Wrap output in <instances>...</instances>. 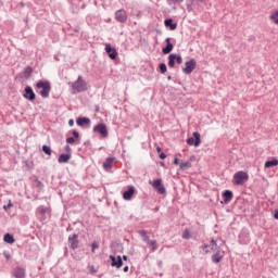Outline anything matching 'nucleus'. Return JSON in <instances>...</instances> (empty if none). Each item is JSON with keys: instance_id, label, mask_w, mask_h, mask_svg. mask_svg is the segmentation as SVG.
<instances>
[{"instance_id": "nucleus-17", "label": "nucleus", "mask_w": 278, "mask_h": 278, "mask_svg": "<svg viewBox=\"0 0 278 278\" xmlns=\"http://www.w3.org/2000/svg\"><path fill=\"white\" fill-rule=\"evenodd\" d=\"M110 260L111 266L115 268H123V257H121V255H118L117 257L114 255H110Z\"/></svg>"}, {"instance_id": "nucleus-12", "label": "nucleus", "mask_w": 278, "mask_h": 278, "mask_svg": "<svg viewBox=\"0 0 278 278\" xmlns=\"http://www.w3.org/2000/svg\"><path fill=\"white\" fill-rule=\"evenodd\" d=\"M152 187L159 192V194H166V188L162 185V179H155L152 182Z\"/></svg>"}, {"instance_id": "nucleus-48", "label": "nucleus", "mask_w": 278, "mask_h": 278, "mask_svg": "<svg viewBox=\"0 0 278 278\" xmlns=\"http://www.w3.org/2000/svg\"><path fill=\"white\" fill-rule=\"evenodd\" d=\"M124 273H129V266L124 267Z\"/></svg>"}, {"instance_id": "nucleus-36", "label": "nucleus", "mask_w": 278, "mask_h": 278, "mask_svg": "<svg viewBox=\"0 0 278 278\" xmlns=\"http://www.w3.org/2000/svg\"><path fill=\"white\" fill-rule=\"evenodd\" d=\"M73 137L79 142V132L77 130L72 131Z\"/></svg>"}, {"instance_id": "nucleus-42", "label": "nucleus", "mask_w": 278, "mask_h": 278, "mask_svg": "<svg viewBox=\"0 0 278 278\" xmlns=\"http://www.w3.org/2000/svg\"><path fill=\"white\" fill-rule=\"evenodd\" d=\"M174 164H175L176 166H179V159H178V157H175V159H174Z\"/></svg>"}, {"instance_id": "nucleus-43", "label": "nucleus", "mask_w": 278, "mask_h": 278, "mask_svg": "<svg viewBox=\"0 0 278 278\" xmlns=\"http://www.w3.org/2000/svg\"><path fill=\"white\" fill-rule=\"evenodd\" d=\"M68 125H70V127H73V125H75V121L74 119H70L68 121Z\"/></svg>"}, {"instance_id": "nucleus-9", "label": "nucleus", "mask_w": 278, "mask_h": 278, "mask_svg": "<svg viewBox=\"0 0 278 278\" xmlns=\"http://www.w3.org/2000/svg\"><path fill=\"white\" fill-rule=\"evenodd\" d=\"M194 68H197V61L194 59H191L190 61H187L185 63L182 73H185V75H190L192 73V71H194Z\"/></svg>"}, {"instance_id": "nucleus-26", "label": "nucleus", "mask_w": 278, "mask_h": 278, "mask_svg": "<svg viewBox=\"0 0 278 278\" xmlns=\"http://www.w3.org/2000/svg\"><path fill=\"white\" fill-rule=\"evenodd\" d=\"M181 238L182 240H190V238H192V233H190V228H186L182 231Z\"/></svg>"}, {"instance_id": "nucleus-10", "label": "nucleus", "mask_w": 278, "mask_h": 278, "mask_svg": "<svg viewBox=\"0 0 278 278\" xmlns=\"http://www.w3.org/2000/svg\"><path fill=\"white\" fill-rule=\"evenodd\" d=\"M93 131H94V134H100V136H102V138H108V136H109L108 126L103 123L96 125L93 127Z\"/></svg>"}, {"instance_id": "nucleus-51", "label": "nucleus", "mask_w": 278, "mask_h": 278, "mask_svg": "<svg viewBox=\"0 0 278 278\" xmlns=\"http://www.w3.org/2000/svg\"><path fill=\"white\" fill-rule=\"evenodd\" d=\"M122 260H124V262H127V260H128L127 255H123Z\"/></svg>"}, {"instance_id": "nucleus-21", "label": "nucleus", "mask_w": 278, "mask_h": 278, "mask_svg": "<svg viewBox=\"0 0 278 278\" xmlns=\"http://www.w3.org/2000/svg\"><path fill=\"white\" fill-rule=\"evenodd\" d=\"M116 157H106L104 163H103V168L104 170H110L114 166Z\"/></svg>"}, {"instance_id": "nucleus-19", "label": "nucleus", "mask_w": 278, "mask_h": 278, "mask_svg": "<svg viewBox=\"0 0 278 278\" xmlns=\"http://www.w3.org/2000/svg\"><path fill=\"white\" fill-rule=\"evenodd\" d=\"M78 127H90V118L88 117H78L76 119Z\"/></svg>"}, {"instance_id": "nucleus-15", "label": "nucleus", "mask_w": 278, "mask_h": 278, "mask_svg": "<svg viewBox=\"0 0 278 278\" xmlns=\"http://www.w3.org/2000/svg\"><path fill=\"white\" fill-rule=\"evenodd\" d=\"M105 52L111 60H116V58H118V51H116L110 43L105 45Z\"/></svg>"}, {"instance_id": "nucleus-1", "label": "nucleus", "mask_w": 278, "mask_h": 278, "mask_svg": "<svg viewBox=\"0 0 278 278\" xmlns=\"http://www.w3.org/2000/svg\"><path fill=\"white\" fill-rule=\"evenodd\" d=\"M211 251L214 253L211 256L213 264H220L225 257V251L218 247V243L214 239L211 240Z\"/></svg>"}, {"instance_id": "nucleus-24", "label": "nucleus", "mask_w": 278, "mask_h": 278, "mask_svg": "<svg viewBox=\"0 0 278 278\" xmlns=\"http://www.w3.org/2000/svg\"><path fill=\"white\" fill-rule=\"evenodd\" d=\"M31 73H34V68H31V66H27L23 72V77L25 79H29V77H31Z\"/></svg>"}, {"instance_id": "nucleus-44", "label": "nucleus", "mask_w": 278, "mask_h": 278, "mask_svg": "<svg viewBox=\"0 0 278 278\" xmlns=\"http://www.w3.org/2000/svg\"><path fill=\"white\" fill-rule=\"evenodd\" d=\"M274 218H275L276 220H278V210L275 211V213H274Z\"/></svg>"}, {"instance_id": "nucleus-45", "label": "nucleus", "mask_w": 278, "mask_h": 278, "mask_svg": "<svg viewBox=\"0 0 278 278\" xmlns=\"http://www.w3.org/2000/svg\"><path fill=\"white\" fill-rule=\"evenodd\" d=\"M37 187H38V188H42V181L37 180Z\"/></svg>"}, {"instance_id": "nucleus-54", "label": "nucleus", "mask_w": 278, "mask_h": 278, "mask_svg": "<svg viewBox=\"0 0 278 278\" xmlns=\"http://www.w3.org/2000/svg\"><path fill=\"white\" fill-rule=\"evenodd\" d=\"M167 79H169V80H170V79H172V77H170V76H168V77H167Z\"/></svg>"}, {"instance_id": "nucleus-5", "label": "nucleus", "mask_w": 278, "mask_h": 278, "mask_svg": "<svg viewBox=\"0 0 278 278\" xmlns=\"http://www.w3.org/2000/svg\"><path fill=\"white\" fill-rule=\"evenodd\" d=\"M139 236L142 238L143 242H146L148 244V247H150L152 253H155V251H157V241L156 240H151L149 238V235L147 233V230L142 229V230H138Z\"/></svg>"}, {"instance_id": "nucleus-16", "label": "nucleus", "mask_w": 278, "mask_h": 278, "mask_svg": "<svg viewBox=\"0 0 278 278\" xmlns=\"http://www.w3.org/2000/svg\"><path fill=\"white\" fill-rule=\"evenodd\" d=\"M134 194H136V188L134 186H129L128 189L123 192L124 201H131Z\"/></svg>"}, {"instance_id": "nucleus-47", "label": "nucleus", "mask_w": 278, "mask_h": 278, "mask_svg": "<svg viewBox=\"0 0 278 278\" xmlns=\"http://www.w3.org/2000/svg\"><path fill=\"white\" fill-rule=\"evenodd\" d=\"M4 257H5V260H10L12 256L4 252Z\"/></svg>"}, {"instance_id": "nucleus-6", "label": "nucleus", "mask_w": 278, "mask_h": 278, "mask_svg": "<svg viewBox=\"0 0 278 278\" xmlns=\"http://www.w3.org/2000/svg\"><path fill=\"white\" fill-rule=\"evenodd\" d=\"M247 181H249V174H247L245 172H237L233 175V184L235 186H244V184H247Z\"/></svg>"}, {"instance_id": "nucleus-23", "label": "nucleus", "mask_w": 278, "mask_h": 278, "mask_svg": "<svg viewBox=\"0 0 278 278\" xmlns=\"http://www.w3.org/2000/svg\"><path fill=\"white\" fill-rule=\"evenodd\" d=\"M165 27H169L172 31H175L177 29V24L173 23V18H167L164 22Z\"/></svg>"}, {"instance_id": "nucleus-50", "label": "nucleus", "mask_w": 278, "mask_h": 278, "mask_svg": "<svg viewBox=\"0 0 278 278\" xmlns=\"http://www.w3.org/2000/svg\"><path fill=\"white\" fill-rule=\"evenodd\" d=\"M66 231H73V227L68 226V227L66 228Z\"/></svg>"}, {"instance_id": "nucleus-53", "label": "nucleus", "mask_w": 278, "mask_h": 278, "mask_svg": "<svg viewBox=\"0 0 278 278\" xmlns=\"http://www.w3.org/2000/svg\"><path fill=\"white\" fill-rule=\"evenodd\" d=\"M190 10H191V8L190 7H188V11L190 12Z\"/></svg>"}, {"instance_id": "nucleus-37", "label": "nucleus", "mask_w": 278, "mask_h": 278, "mask_svg": "<svg viewBox=\"0 0 278 278\" xmlns=\"http://www.w3.org/2000/svg\"><path fill=\"white\" fill-rule=\"evenodd\" d=\"M12 206H13L12 200H9L8 205H4V206H3V210H5V212H8V210H10V207H12Z\"/></svg>"}, {"instance_id": "nucleus-38", "label": "nucleus", "mask_w": 278, "mask_h": 278, "mask_svg": "<svg viewBox=\"0 0 278 278\" xmlns=\"http://www.w3.org/2000/svg\"><path fill=\"white\" fill-rule=\"evenodd\" d=\"M96 249H99V243H97L96 241L94 242H92V244H91V251H92V253H94V250Z\"/></svg>"}, {"instance_id": "nucleus-18", "label": "nucleus", "mask_w": 278, "mask_h": 278, "mask_svg": "<svg viewBox=\"0 0 278 278\" xmlns=\"http://www.w3.org/2000/svg\"><path fill=\"white\" fill-rule=\"evenodd\" d=\"M222 197L224 199V203H231V201L233 200V192L231 190H225Z\"/></svg>"}, {"instance_id": "nucleus-29", "label": "nucleus", "mask_w": 278, "mask_h": 278, "mask_svg": "<svg viewBox=\"0 0 278 278\" xmlns=\"http://www.w3.org/2000/svg\"><path fill=\"white\" fill-rule=\"evenodd\" d=\"M42 151L46 155H49V157H51L53 150H51V147L49 146H42Z\"/></svg>"}, {"instance_id": "nucleus-8", "label": "nucleus", "mask_w": 278, "mask_h": 278, "mask_svg": "<svg viewBox=\"0 0 278 278\" xmlns=\"http://www.w3.org/2000/svg\"><path fill=\"white\" fill-rule=\"evenodd\" d=\"M189 147H199L201 144V134L199 131L193 132V137L187 139Z\"/></svg>"}, {"instance_id": "nucleus-2", "label": "nucleus", "mask_w": 278, "mask_h": 278, "mask_svg": "<svg viewBox=\"0 0 278 278\" xmlns=\"http://www.w3.org/2000/svg\"><path fill=\"white\" fill-rule=\"evenodd\" d=\"M71 88L73 90V94H77L79 92H86L88 90V83L84 80V77L78 76L77 80L74 83H70Z\"/></svg>"}, {"instance_id": "nucleus-33", "label": "nucleus", "mask_w": 278, "mask_h": 278, "mask_svg": "<svg viewBox=\"0 0 278 278\" xmlns=\"http://www.w3.org/2000/svg\"><path fill=\"white\" fill-rule=\"evenodd\" d=\"M270 20L278 25V10L270 15Z\"/></svg>"}, {"instance_id": "nucleus-32", "label": "nucleus", "mask_w": 278, "mask_h": 278, "mask_svg": "<svg viewBox=\"0 0 278 278\" xmlns=\"http://www.w3.org/2000/svg\"><path fill=\"white\" fill-rule=\"evenodd\" d=\"M66 142H67V144H75V142H76L77 144H79V141H78L75 137H68V138H66Z\"/></svg>"}, {"instance_id": "nucleus-52", "label": "nucleus", "mask_w": 278, "mask_h": 278, "mask_svg": "<svg viewBox=\"0 0 278 278\" xmlns=\"http://www.w3.org/2000/svg\"><path fill=\"white\" fill-rule=\"evenodd\" d=\"M156 151H159V152H160V151H162V148H160V147H159V148H156Z\"/></svg>"}, {"instance_id": "nucleus-34", "label": "nucleus", "mask_w": 278, "mask_h": 278, "mask_svg": "<svg viewBox=\"0 0 278 278\" xmlns=\"http://www.w3.org/2000/svg\"><path fill=\"white\" fill-rule=\"evenodd\" d=\"M159 68H160V72L162 73V75H164V73H166V71H168V68L166 67V65L164 63H161Z\"/></svg>"}, {"instance_id": "nucleus-35", "label": "nucleus", "mask_w": 278, "mask_h": 278, "mask_svg": "<svg viewBox=\"0 0 278 278\" xmlns=\"http://www.w3.org/2000/svg\"><path fill=\"white\" fill-rule=\"evenodd\" d=\"M175 60H176V64H182V62H184V59L181 58V55L176 54Z\"/></svg>"}, {"instance_id": "nucleus-31", "label": "nucleus", "mask_w": 278, "mask_h": 278, "mask_svg": "<svg viewBox=\"0 0 278 278\" xmlns=\"http://www.w3.org/2000/svg\"><path fill=\"white\" fill-rule=\"evenodd\" d=\"M191 166H192V163H190L189 161L180 163L181 170H186V168H191Z\"/></svg>"}, {"instance_id": "nucleus-14", "label": "nucleus", "mask_w": 278, "mask_h": 278, "mask_svg": "<svg viewBox=\"0 0 278 278\" xmlns=\"http://www.w3.org/2000/svg\"><path fill=\"white\" fill-rule=\"evenodd\" d=\"M24 92V99H27L28 101H36V93L34 92V89H31L30 86L25 87Z\"/></svg>"}, {"instance_id": "nucleus-3", "label": "nucleus", "mask_w": 278, "mask_h": 278, "mask_svg": "<svg viewBox=\"0 0 278 278\" xmlns=\"http://www.w3.org/2000/svg\"><path fill=\"white\" fill-rule=\"evenodd\" d=\"M36 218L39 220V223L47 222L48 218H51V207H46L43 205L37 207L36 210Z\"/></svg>"}, {"instance_id": "nucleus-30", "label": "nucleus", "mask_w": 278, "mask_h": 278, "mask_svg": "<svg viewBox=\"0 0 278 278\" xmlns=\"http://www.w3.org/2000/svg\"><path fill=\"white\" fill-rule=\"evenodd\" d=\"M212 241H210V244H207V243H204L202 247H201V249H202V251H204V253H210V250L208 249H212Z\"/></svg>"}, {"instance_id": "nucleus-25", "label": "nucleus", "mask_w": 278, "mask_h": 278, "mask_svg": "<svg viewBox=\"0 0 278 278\" xmlns=\"http://www.w3.org/2000/svg\"><path fill=\"white\" fill-rule=\"evenodd\" d=\"M4 242H7V244H14L15 240H14V236L10 235V233H5L3 237Z\"/></svg>"}, {"instance_id": "nucleus-46", "label": "nucleus", "mask_w": 278, "mask_h": 278, "mask_svg": "<svg viewBox=\"0 0 278 278\" xmlns=\"http://www.w3.org/2000/svg\"><path fill=\"white\" fill-rule=\"evenodd\" d=\"M160 159H161V160H166V155H165L164 153H161V154H160Z\"/></svg>"}, {"instance_id": "nucleus-22", "label": "nucleus", "mask_w": 278, "mask_h": 278, "mask_svg": "<svg viewBox=\"0 0 278 278\" xmlns=\"http://www.w3.org/2000/svg\"><path fill=\"white\" fill-rule=\"evenodd\" d=\"M71 161V154H61L58 159L59 164H68Z\"/></svg>"}, {"instance_id": "nucleus-41", "label": "nucleus", "mask_w": 278, "mask_h": 278, "mask_svg": "<svg viewBox=\"0 0 278 278\" xmlns=\"http://www.w3.org/2000/svg\"><path fill=\"white\" fill-rule=\"evenodd\" d=\"M170 3H184V0H167Z\"/></svg>"}, {"instance_id": "nucleus-40", "label": "nucleus", "mask_w": 278, "mask_h": 278, "mask_svg": "<svg viewBox=\"0 0 278 278\" xmlns=\"http://www.w3.org/2000/svg\"><path fill=\"white\" fill-rule=\"evenodd\" d=\"M64 151H66L67 152V154H71V151H72V149H71V146H65L64 147Z\"/></svg>"}, {"instance_id": "nucleus-39", "label": "nucleus", "mask_w": 278, "mask_h": 278, "mask_svg": "<svg viewBox=\"0 0 278 278\" xmlns=\"http://www.w3.org/2000/svg\"><path fill=\"white\" fill-rule=\"evenodd\" d=\"M94 112L96 114H99V112H101V106H99V104L94 105Z\"/></svg>"}, {"instance_id": "nucleus-49", "label": "nucleus", "mask_w": 278, "mask_h": 278, "mask_svg": "<svg viewBox=\"0 0 278 278\" xmlns=\"http://www.w3.org/2000/svg\"><path fill=\"white\" fill-rule=\"evenodd\" d=\"M198 3H206L207 0H195Z\"/></svg>"}, {"instance_id": "nucleus-13", "label": "nucleus", "mask_w": 278, "mask_h": 278, "mask_svg": "<svg viewBox=\"0 0 278 278\" xmlns=\"http://www.w3.org/2000/svg\"><path fill=\"white\" fill-rule=\"evenodd\" d=\"M115 21H117V23H127V11L124 9L117 10L115 12Z\"/></svg>"}, {"instance_id": "nucleus-11", "label": "nucleus", "mask_w": 278, "mask_h": 278, "mask_svg": "<svg viewBox=\"0 0 278 278\" xmlns=\"http://www.w3.org/2000/svg\"><path fill=\"white\" fill-rule=\"evenodd\" d=\"M68 242H70V249H72V251H77V249H79V235L74 233L70 236Z\"/></svg>"}, {"instance_id": "nucleus-4", "label": "nucleus", "mask_w": 278, "mask_h": 278, "mask_svg": "<svg viewBox=\"0 0 278 278\" xmlns=\"http://www.w3.org/2000/svg\"><path fill=\"white\" fill-rule=\"evenodd\" d=\"M36 88L41 89L40 96L42 99H49V93L51 92V83L49 80H39L36 84Z\"/></svg>"}, {"instance_id": "nucleus-20", "label": "nucleus", "mask_w": 278, "mask_h": 278, "mask_svg": "<svg viewBox=\"0 0 278 278\" xmlns=\"http://www.w3.org/2000/svg\"><path fill=\"white\" fill-rule=\"evenodd\" d=\"M165 42H166V47L162 49V53H164V55H168V53L173 51L174 46L173 43H170V38H166Z\"/></svg>"}, {"instance_id": "nucleus-27", "label": "nucleus", "mask_w": 278, "mask_h": 278, "mask_svg": "<svg viewBox=\"0 0 278 278\" xmlns=\"http://www.w3.org/2000/svg\"><path fill=\"white\" fill-rule=\"evenodd\" d=\"M273 166H278V160L277 159L267 161L265 163V168H273Z\"/></svg>"}, {"instance_id": "nucleus-28", "label": "nucleus", "mask_w": 278, "mask_h": 278, "mask_svg": "<svg viewBox=\"0 0 278 278\" xmlns=\"http://www.w3.org/2000/svg\"><path fill=\"white\" fill-rule=\"evenodd\" d=\"M175 58H176V54H169L168 56L169 68H175V62H176Z\"/></svg>"}, {"instance_id": "nucleus-7", "label": "nucleus", "mask_w": 278, "mask_h": 278, "mask_svg": "<svg viewBox=\"0 0 278 278\" xmlns=\"http://www.w3.org/2000/svg\"><path fill=\"white\" fill-rule=\"evenodd\" d=\"M11 278H27V269L21 266L13 267L11 269Z\"/></svg>"}]
</instances>
